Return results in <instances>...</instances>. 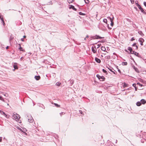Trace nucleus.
Returning a JSON list of instances; mask_svg holds the SVG:
<instances>
[{
  "label": "nucleus",
  "mask_w": 146,
  "mask_h": 146,
  "mask_svg": "<svg viewBox=\"0 0 146 146\" xmlns=\"http://www.w3.org/2000/svg\"><path fill=\"white\" fill-rule=\"evenodd\" d=\"M13 117L14 119L17 121H19L20 118L19 115L17 113H16V114L13 113Z\"/></svg>",
  "instance_id": "f257e3e1"
},
{
  "label": "nucleus",
  "mask_w": 146,
  "mask_h": 146,
  "mask_svg": "<svg viewBox=\"0 0 146 146\" xmlns=\"http://www.w3.org/2000/svg\"><path fill=\"white\" fill-rule=\"evenodd\" d=\"M90 38L91 39L90 40H92V39H102L104 38V37H102L100 36H99L98 35H96L95 36H91Z\"/></svg>",
  "instance_id": "f03ea898"
},
{
  "label": "nucleus",
  "mask_w": 146,
  "mask_h": 146,
  "mask_svg": "<svg viewBox=\"0 0 146 146\" xmlns=\"http://www.w3.org/2000/svg\"><path fill=\"white\" fill-rule=\"evenodd\" d=\"M28 118H27L28 120V121L30 123H32L33 120V117L31 115H29L27 116Z\"/></svg>",
  "instance_id": "7ed1b4c3"
},
{
  "label": "nucleus",
  "mask_w": 146,
  "mask_h": 146,
  "mask_svg": "<svg viewBox=\"0 0 146 146\" xmlns=\"http://www.w3.org/2000/svg\"><path fill=\"white\" fill-rule=\"evenodd\" d=\"M132 54H134L136 56H137V57H138L139 58H142V57L140 55H139V53H137V52L134 51H133V52Z\"/></svg>",
  "instance_id": "20e7f679"
},
{
  "label": "nucleus",
  "mask_w": 146,
  "mask_h": 146,
  "mask_svg": "<svg viewBox=\"0 0 146 146\" xmlns=\"http://www.w3.org/2000/svg\"><path fill=\"white\" fill-rule=\"evenodd\" d=\"M139 41L140 43V44L141 45H143V43L144 41V40L142 38H140L138 40Z\"/></svg>",
  "instance_id": "39448f33"
},
{
  "label": "nucleus",
  "mask_w": 146,
  "mask_h": 146,
  "mask_svg": "<svg viewBox=\"0 0 146 146\" xmlns=\"http://www.w3.org/2000/svg\"><path fill=\"white\" fill-rule=\"evenodd\" d=\"M132 66L133 68L137 73H139V70L137 68H136L134 65Z\"/></svg>",
  "instance_id": "423d86ee"
},
{
  "label": "nucleus",
  "mask_w": 146,
  "mask_h": 146,
  "mask_svg": "<svg viewBox=\"0 0 146 146\" xmlns=\"http://www.w3.org/2000/svg\"><path fill=\"white\" fill-rule=\"evenodd\" d=\"M69 8L70 9H72L75 11H76L77 10V9L75 8L72 5H69Z\"/></svg>",
  "instance_id": "0eeeda50"
},
{
  "label": "nucleus",
  "mask_w": 146,
  "mask_h": 146,
  "mask_svg": "<svg viewBox=\"0 0 146 146\" xmlns=\"http://www.w3.org/2000/svg\"><path fill=\"white\" fill-rule=\"evenodd\" d=\"M129 51V54H132L133 52V49H132V48L130 47H129L127 49Z\"/></svg>",
  "instance_id": "6e6552de"
},
{
  "label": "nucleus",
  "mask_w": 146,
  "mask_h": 146,
  "mask_svg": "<svg viewBox=\"0 0 146 146\" xmlns=\"http://www.w3.org/2000/svg\"><path fill=\"white\" fill-rule=\"evenodd\" d=\"M18 45L19 47V49L20 50V51L23 52H25V50L24 49H23V48L21 47V44H19Z\"/></svg>",
  "instance_id": "1a4fd4ad"
},
{
  "label": "nucleus",
  "mask_w": 146,
  "mask_h": 146,
  "mask_svg": "<svg viewBox=\"0 0 146 146\" xmlns=\"http://www.w3.org/2000/svg\"><path fill=\"white\" fill-rule=\"evenodd\" d=\"M92 50L94 53H95L96 51V49L95 47L92 46Z\"/></svg>",
  "instance_id": "9d476101"
},
{
  "label": "nucleus",
  "mask_w": 146,
  "mask_h": 146,
  "mask_svg": "<svg viewBox=\"0 0 146 146\" xmlns=\"http://www.w3.org/2000/svg\"><path fill=\"white\" fill-rule=\"evenodd\" d=\"M140 102H141V103L142 104H145L146 103V101L143 99H141L140 100Z\"/></svg>",
  "instance_id": "9b49d317"
},
{
  "label": "nucleus",
  "mask_w": 146,
  "mask_h": 146,
  "mask_svg": "<svg viewBox=\"0 0 146 146\" xmlns=\"http://www.w3.org/2000/svg\"><path fill=\"white\" fill-rule=\"evenodd\" d=\"M35 79L37 80H39L40 78V76H35Z\"/></svg>",
  "instance_id": "f8f14e48"
},
{
  "label": "nucleus",
  "mask_w": 146,
  "mask_h": 146,
  "mask_svg": "<svg viewBox=\"0 0 146 146\" xmlns=\"http://www.w3.org/2000/svg\"><path fill=\"white\" fill-rule=\"evenodd\" d=\"M95 60L96 62L98 63H100L101 62V60L99 59L98 58H97L96 57H95Z\"/></svg>",
  "instance_id": "ddd939ff"
},
{
  "label": "nucleus",
  "mask_w": 146,
  "mask_h": 146,
  "mask_svg": "<svg viewBox=\"0 0 146 146\" xmlns=\"http://www.w3.org/2000/svg\"><path fill=\"white\" fill-rule=\"evenodd\" d=\"M105 79V78L103 76H101L100 79H99L100 81H104Z\"/></svg>",
  "instance_id": "4468645a"
},
{
  "label": "nucleus",
  "mask_w": 146,
  "mask_h": 146,
  "mask_svg": "<svg viewBox=\"0 0 146 146\" xmlns=\"http://www.w3.org/2000/svg\"><path fill=\"white\" fill-rule=\"evenodd\" d=\"M112 16V18H111V17H107V18L108 19H109L110 21V22H111V21H113V19H114V17H113V16L112 15H111Z\"/></svg>",
  "instance_id": "2eb2a0df"
},
{
  "label": "nucleus",
  "mask_w": 146,
  "mask_h": 146,
  "mask_svg": "<svg viewBox=\"0 0 146 146\" xmlns=\"http://www.w3.org/2000/svg\"><path fill=\"white\" fill-rule=\"evenodd\" d=\"M138 33L139 35H141L142 36H144V34H143V32H142V31H139L138 32Z\"/></svg>",
  "instance_id": "dca6fc26"
},
{
  "label": "nucleus",
  "mask_w": 146,
  "mask_h": 146,
  "mask_svg": "<svg viewBox=\"0 0 146 146\" xmlns=\"http://www.w3.org/2000/svg\"><path fill=\"white\" fill-rule=\"evenodd\" d=\"M136 104L137 106H139L141 105V103L140 101V102L139 101V102H137L136 103Z\"/></svg>",
  "instance_id": "f3484780"
},
{
  "label": "nucleus",
  "mask_w": 146,
  "mask_h": 146,
  "mask_svg": "<svg viewBox=\"0 0 146 146\" xmlns=\"http://www.w3.org/2000/svg\"><path fill=\"white\" fill-rule=\"evenodd\" d=\"M14 38V37L13 36V35H11L9 37V40L10 41V42L11 41V40H12Z\"/></svg>",
  "instance_id": "a211bd4d"
},
{
  "label": "nucleus",
  "mask_w": 146,
  "mask_h": 146,
  "mask_svg": "<svg viewBox=\"0 0 146 146\" xmlns=\"http://www.w3.org/2000/svg\"><path fill=\"white\" fill-rule=\"evenodd\" d=\"M141 11V12L143 13L144 14L146 15V13L144 11L143 9V8H141V9H140Z\"/></svg>",
  "instance_id": "6ab92c4d"
},
{
  "label": "nucleus",
  "mask_w": 146,
  "mask_h": 146,
  "mask_svg": "<svg viewBox=\"0 0 146 146\" xmlns=\"http://www.w3.org/2000/svg\"><path fill=\"white\" fill-rule=\"evenodd\" d=\"M13 68H14V70H15V69H18V67L16 65H14L13 66Z\"/></svg>",
  "instance_id": "aec40b11"
},
{
  "label": "nucleus",
  "mask_w": 146,
  "mask_h": 146,
  "mask_svg": "<svg viewBox=\"0 0 146 146\" xmlns=\"http://www.w3.org/2000/svg\"><path fill=\"white\" fill-rule=\"evenodd\" d=\"M133 46H135L136 47V49L137 50L138 49V47L137 46L136 43H134L132 45Z\"/></svg>",
  "instance_id": "412c9836"
},
{
  "label": "nucleus",
  "mask_w": 146,
  "mask_h": 146,
  "mask_svg": "<svg viewBox=\"0 0 146 146\" xmlns=\"http://www.w3.org/2000/svg\"><path fill=\"white\" fill-rule=\"evenodd\" d=\"M127 62H123L122 63V64L123 66L127 65Z\"/></svg>",
  "instance_id": "4be33fe9"
},
{
  "label": "nucleus",
  "mask_w": 146,
  "mask_h": 146,
  "mask_svg": "<svg viewBox=\"0 0 146 146\" xmlns=\"http://www.w3.org/2000/svg\"><path fill=\"white\" fill-rule=\"evenodd\" d=\"M101 49L102 50L104 51H105L106 50V48H105V47L104 46H102L101 47Z\"/></svg>",
  "instance_id": "5701e85b"
},
{
  "label": "nucleus",
  "mask_w": 146,
  "mask_h": 146,
  "mask_svg": "<svg viewBox=\"0 0 146 146\" xmlns=\"http://www.w3.org/2000/svg\"><path fill=\"white\" fill-rule=\"evenodd\" d=\"M54 104L57 107L59 108L60 107V106L57 104L54 103Z\"/></svg>",
  "instance_id": "b1692460"
},
{
  "label": "nucleus",
  "mask_w": 146,
  "mask_h": 146,
  "mask_svg": "<svg viewBox=\"0 0 146 146\" xmlns=\"http://www.w3.org/2000/svg\"><path fill=\"white\" fill-rule=\"evenodd\" d=\"M79 14L81 15H85L86 14L85 13H83L81 12H80L79 13Z\"/></svg>",
  "instance_id": "393cba45"
},
{
  "label": "nucleus",
  "mask_w": 146,
  "mask_h": 146,
  "mask_svg": "<svg viewBox=\"0 0 146 146\" xmlns=\"http://www.w3.org/2000/svg\"><path fill=\"white\" fill-rule=\"evenodd\" d=\"M102 71L103 72H104V73H105V74H108L106 70H105V69H102Z\"/></svg>",
  "instance_id": "a878e982"
},
{
  "label": "nucleus",
  "mask_w": 146,
  "mask_h": 146,
  "mask_svg": "<svg viewBox=\"0 0 146 146\" xmlns=\"http://www.w3.org/2000/svg\"><path fill=\"white\" fill-rule=\"evenodd\" d=\"M1 21H2V22H1L3 24V26H5V22H4V21L3 19H1Z\"/></svg>",
  "instance_id": "bb28decb"
},
{
  "label": "nucleus",
  "mask_w": 146,
  "mask_h": 146,
  "mask_svg": "<svg viewBox=\"0 0 146 146\" xmlns=\"http://www.w3.org/2000/svg\"><path fill=\"white\" fill-rule=\"evenodd\" d=\"M61 84V83L60 82H57L56 84V85L58 86H59Z\"/></svg>",
  "instance_id": "cd10ccee"
},
{
  "label": "nucleus",
  "mask_w": 146,
  "mask_h": 146,
  "mask_svg": "<svg viewBox=\"0 0 146 146\" xmlns=\"http://www.w3.org/2000/svg\"><path fill=\"white\" fill-rule=\"evenodd\" d=\"M103 21L106 24H107V20L106 19H103Z\"/></svg>",
  "instance_id": "c85d7f7f"
},
{
  "label": "nucleus",
  "mask_w": 146,
  "mask_h": 146,
  "mask_svg": "<svg viewBox=\"0 0 146 146\" xmlns=\"http://www.w3.org/2000/svg\"><path fill=\"white\" fill-rule=\"evenodd\" d=\"M74 81L73 80H70V83L71 84V86H72L74 83Z\"/></svg>",
  "instance_id": "c756f323"
},
{
  "label": "nucleus",
  "mask_w": 146,
  "mask_h": 146,
  "mask_svg": "<svg viewBox=\"0 0 146 146\" xmlns=\"http://www.w3.org/2000/svg\"><path fill=\"white\" fill-rule=\"evenodd\" d=\"M74 1V0H68V2L69 3H72V2H73V1Z\"/></svg>",
  "instance_id": "7c9ffc66"
},
{
  "label": "nucleus",
  "mask_w": 146,
  "mask_h": 146,
  "mask_svg": "<svg viewBox=\"0 0 146 146\" xmlns=\"http://www.w3.org/2000/svg\"><path fill=\"white\" fill-rule=\"evenodd\" d=\"M137 84L139 85V86L142 87L143 86H144L142 84H141L139 82H138L137 83Z\"/></svg>",
  "instance_id": "2f4dec72"
},
{
  "label": "nucleus",
  "mask_w": 146,
  "mask_h": 146,
  "mask_svg": "<svg viewBox=\"0 0 146 146\" xmlns=\"http://www.w3.org/2000/svg\"><path fill=\"white\" fill-rule=\"evenodd\" d=\"M111 23L110 24L111 26V27H113V25L114 23L113 22V21H111Z\"/></svg>",
  "instance_id": "473e14b6"
},
{
  "label": "nucleus",
  "mask_w": 146,
  "mask_h": 146,
  "mask_svg": "<svg viewBox=\"0 0 146 146\" xmlns=\"http://www.w3.org/2000/svg\"><path fill=\"white\" fill-rule=\"evenodd\" d=\"M101 76H100L99 75L97 74L96 75V77L98 78L99 79H100Z\"/></svg>",
  "instance_id": "72a5a7b5"
},
{
  "label": "nucleus",
  "mask_w": 146,
  "mask_h": 146,
  "mask_svg": "<svg viewBox=\"0 0 146 146\" xmlns=\"http://www.w3.org/2000/svg\"><path fill=\"white\" fill-rule=\"evenodd\" d=\"M138 1H135V4L137 6H138L139 5V4H138Z\"/></svg>",
  "instance_id": "f704fd0d"
},
{
  "label": "nucleus",
  "mask_w": 146,
  "mask_h": 146,
  "mask_svg": "<svg viewBox=\"0 0 146 146\" xmlns=\"http://www.w3.org/2000/svg\"><path fill=\"white\" fill-rule=\"evenodd\" d=\"M86 3H89V0H84Z\"/></svg>",
  "instance_id": "c9c22d12"
},
{
  "label": "nucleus",
  "mask_w": 146,
  "mask_h": 146,
  "mask_svg": "<svg viewBox=\"0 0 146 146\" xmlns=\"http://www.w3.org/2000/svg\"><path fill=\"white\" fill-rule=\"evenodd\" d=\"M2 114L4 115H5V116L6 117V116H7V115L5 114V113L3 112V111H2V113H1Z\"/></svg>",
  "instance_id": "e433bc0d"
},
{
  "label": "nucleus",
  "mask_w": 146,
  "mask_h": 146,
  "mask_svg": "<svg viewBox=\"0 0 146 146\" xmlns=\"http://www.w3.org/2000/svg\"><path fill=\"white\" fill-rule=\"evenodd\" d=\"M0 100L3 102L4 101V99L1 96H0Z\"/></svg>",
  "instance_id": "4c0bfd02"
},
{
  "label": "nucleus",
  "mask_w": 146,
  "mask_h": 146,
  "mask_svg": "<svg viewBox=\"0 0 146 146\" xmlns=\"http://www.w3.org/2000/svg\"><path fill=\"white\" fill-rule=\"evenodd\" d=\"M138 7V8H139V9H141L142 7H141V5H139L138 6H137Z\"/></svg>",
  "instance_id": "58836bf2"
},
{
  "label": "nucleus",
  "mask_w": 146,
  "mask_h": 146,
  "mask_svg": "<svg viewBox=\"0 0 146 146\" xmlns=\"http://www.w3.org/2000/svg\"><path fill=\"white\" fill-rule=\"evenodd\" d=\"M107 26L108 29H111V27H110L109 24H108Z\"/></svg>",
  "instance_id": "ea45409f"
},
{
  "label": "nucleus",
  "mask_w": 146,
  "mask_h": 146,
  "mask_svg": "<svg viewBox=\"0 0 146 146\" xmlns=\"http://www.w3.org/2000/svg\"><path fill=\"white\" fill-rule=\"evenodd\" d=\"M127 84H126L125 83L123 85V87H127Z\"/></svg>",
  "instance_id": "a19ab883"
},
{
  "label": "nucleus",
  "mask_w": 146,
  "mask_h": 146,
  "mask_svg": "<svg viewBox=\"0 0 146 146\" xmlns=\"http://www.w3.org/2000/svg\"><path fill=\"white\" fill-rule=\"evenodd\" d=\"M131 3L132 4H133L134 2V0H130Z\"/></svg>",
  "instance_id": "79ce46f5"
},
{
  "label": "nucleus",
  "mask_w": 146,
  "mask_h": 146,
  "mask_svg": "<svg viewBox=\"0 0 146 146\" xmlns=\"http://www.w3.org/2000/svg\"><path fill=\"white\" fill-rule=\"evenodd\" d=\"M130 59L132 60L133 61H134V59L133 58V57L131 56H130Z\"/></svg>",
  "instance_id": "37998d69"
},
{
  "label": "nucleus",
  "mask_w": 146,
  "mask_h": 146,
  "mask_svg": "<svg viewBox=\"0 0 146 146\" xmlns=\"http://www.w3.org/2000/svg\"><path fill=\"white\" fill-rule=\"evenodd\" d=\"M117 68L118 69V72L119 73H121V71H120V70H119V68H118V66H117Z\"/></svg>",
  "instance_id": "c03bdc74"
},
{
  "label": "nucleus",
  "mask_w": 146,
  "mask_h": 146,
  "mask_svg": "<svg viewBox=\"0 0 146 146\" xmlns=\"http://www.w3.org/2000/svg\"><path fill=\"white\" fill-rule=\"evenodd\" d=\"M132 86H133L135 88V87H136V84H132Z\"/></svg>",
  "instance_id": "a18cd8bd"
},
{
  "label": "nucleus",
  "mask_w": 146,
  "mask_h": 146,
  "mask_svg": "<svg viewBox=\"0 0 146 146\" xmlns=\"http://www.w3.org/2000/svg\"><path fill=\"white\" fill-rule=\"evenodd\" d=\"M64 113V112H61V113H60V115L61 116H62V115Z\"/></svg>",
  "instance_id": "49530a36"
},
{
  "label": "nucleus",
  "mask_w": 146,
  "mask_h": 146,
  "mask_svg": "<svg viewBox=\"0 0 146 146\" xmlns=\"http://www.w3.org/2000/svg\"><path fill=\"white\" fill-rule=\"evenodd\" d=\"M48 4V5H52V2L51 1H50V2Z\"/></svg>",
  "instance_id": "de8ad7c7"
},
{
  "label": "nucleus",
  "mask_w": 146,
  "mask_h": 146,
  "mask_svg": "<svg viewBox=\"0 0 146 146\" xmlns=\"http://www.w3.org/2000/svg\"><path fill=\"white\" fill-rule=\"evenodd\" d=\"M135 40V38L133 37H132L131 39V41H132Z\"/></svg>",
  "instance_id": "09e8293b"
},
{
  "label": "nucleus",
  "mask_w": 146,
  "mask_h": 146,
  "mask_svg": "<svg viewBox=\"0 0 146 146\" xmlns=\"http://www.w3.org/2000/svg\"><path fill=\"white\" fill-rule=\"evenodd\" d=\"M143 4L144 6H145L146 7V2H144Z\"/></svg>",
  "instance_id": "8fccbe9b"
},
{
  "label": "nucleus",
  "mask_w": 146,
  "mask_h": 146,
  "mask_svg": "<svg viewBox=\"0 0 146 146\" xmlns=\"http://www.w3.org/2000/svg\"><path fill=\"white\" fill-rule=\"evenodd\" d=\"M110 56H107V58L108 59H110Z\"/></svg>",
  "instance_id": "3c124183"
},
{
  "label": "nucleus",
  "mask_w": 146,
  "mask_h": 146,
  "mask_svg": "<svg viewBox=\"0 0 146 146\" xmlns=\"http://www.w3.org/2000/svg\"><path fill=\"white\" fill-rule=\"evenodd\" d=\"M108 68L110 71H111V72H113L112 70V69H110L108 67Z\"/></svg>",
  "instance_id": "603ef678"
},
{
  "label": "nucleus",
  "mask_w": 146,
  "mask_h": 146,
  "mask_svg": "<svg viewBox=\"0 0 146 146\" xmlns=\"http://www.w3.org/2000/svg\"><path fill=\"white\" fill-rule=\"evenodd\" d=\"M2 141V137H0V142H1Z\"/></svg>",
  "instance_id": "864d4df0"
},
{
  "label": "nucleus",
  "mask_w": 146,
  "mask_h": 146,
  "mask_svg": "<svg viewBox=\"0 0 146 146\" xmlns=\"http://www.w3.org/2000/svg\"><path fill=\"white\" fill-rule=\"evenodd\" d=\"M134 8L136 10V11H137L138 10H137V7H134Z\"/></svg>",
  "instance_id": "5fc2aeb1"
},
{
  "label": "nucleus",
  "mask_w": 146,
  "mask_h": 146,
  "mask_svg": "<svg viewBox=\"0 0 146 146\" xmlns=\"http://www.w3.org/2000/svg\"><path fill=\"white\" fill-rule=\"evenodd\" d=\"M80 113L81 114H82V111L81 110H79Z\"/></svg>",
  "instance_id": "6e6d98bb"
},
{
  "label": "nucleus",
  "mask_w": 146,
  "mask_h": 146,
  "mask_svg": "<svg viewBox=\"0 0 146 146\" xmlns=\"http://www.w3.org/2000/svg\"><path fill=\"white\" fill-rule=\"evenodd\" d=\"M131 87H129V88H128L127 89V90H131Z\"/></svg>",
  "instance_id": "4d7b16f0"
},
{
  "label": "nucleus",
  "mask_w": 146,
  "mask_h": 146,
  "mask_svg": "<svg viewBox=\"0 0 146 146\" xmlns=\"http://www.w3.org/2000/svg\"><path fill=\"white\" fill-rule=\"evenodd\" d=\"M125 51L128 53L129 54V52L128 50H125Z\"/></svg>",
  "instance_id": "13d9d810"
},
{
  "label": "nucleus",
  "mask_w": 146,
  "mask_h": 146,
  "mask_svg": "<svg viewBox=\"0 0 146 146\" xmlns=\"http://www.w3.org/2000/svg\"><path fill=\"white\" fill-rule=\"evenodd\" d=\"M135 91H136L137 90V87H135Z\"/></svg>",
  "instance_id": "bf43d9fd"
},
{
  "label": "nucleus",
  "mask_w": 146,
  "mask_h": 146,
  "mask_svg": "<svg viewBox=\"0 0 146 146\" xmlns=\"http://www.w3.org/2000/svg\"><path fill=\"white\" fill-rule=\"evenodd\" d=\"M0 19L1 20V19H3V18L1 17V16L0 15Z\"/></svg>",
  "instance_id": "052dcab7"
},
{
  "label": "nucleus",
  "mask_w": 146,
  "mask_h": 146,
  "mask_svg": "<svg viewBox=\"0 0 146 146\" xmlns=\"http://www.w3.org/2000/svg\"><path fill=\"white\" fill-rule=\"evenodd\" d=\"M127 21H129V22H131V21H130V20L129 19H127Z\"/></svg>",
  "instance_id": "680f3d73"
},
{
  "label": "nucleus",
  "mask_w": 146,
  "mask_h": 146,
  "mask_svg": "<svg viewBox=\"0 0 146 146\" xmlns=\"http://www.w3.org/2000/svg\"><path fill=\"white\" fill-rule=\"evenodd\" d=\"M6 49H8L9 48V46H7L6 47Z\"/></svg>",
  "instance_id": "e2e57ef3"
},
{
  "label": "nucleus",
  "mask_w": 146,
  "mask_h": 146,
  "mask_svg": "<svg viewBox=\"0 0 146 146\" xmlns=\"http://www.w3.org/2000/svg\"><path fill=\"white\" fill-rule=\"evenodd\" d=\"M112 72H113L114 74H116L113 71H112Z\"/></svg>",
  "instance_id": "0e129e2a"
},
{
  "label": "nucleus",
  "mask_w": 146,
  "mask_h": 146,
  "mask_svg": "<svg viewBox=\"0 0 146 146\" xmlns=\"http://www.w3.org/2000/svg\"><path fill=\"white\" fill-rule=\"evenodd\" d=\"M89 37V36L88 35H86V38H88Z\"/></svg>",
  "instance_id": "69168bd1"
},
{
  "label": "nucleus",
  "mask_w": 146,
  "mask_h": 146,
  "mask_svg": "<svg viewBox=\"0 0 146 146\" xmlns=\"http://www.w3.org/2000/svg\"><path fill=\"white\" fill-rule=\"evenodd\" d=\"M100 45H101L100 44V45L99 44H98V46L97 47V48H98L99 47V46H100Z\"/></svg>",
  "instance_id": "338daca9"
},
{
  "label": "nucleus",
  "mask_w": 146,
  "mask_h": 146,
  "mask_svg": "<svg viewBox=\"0 0 146 146\" xmlns=\"http://www.w3.org/2000/svg\"><path fill=\"white\" fill-rule=\"evenodd\" d=\"M21 40L22 41H24V39L23 38H21Z\"/></svg>",
  "instance_id": "774afa93"
}]
</instances>
